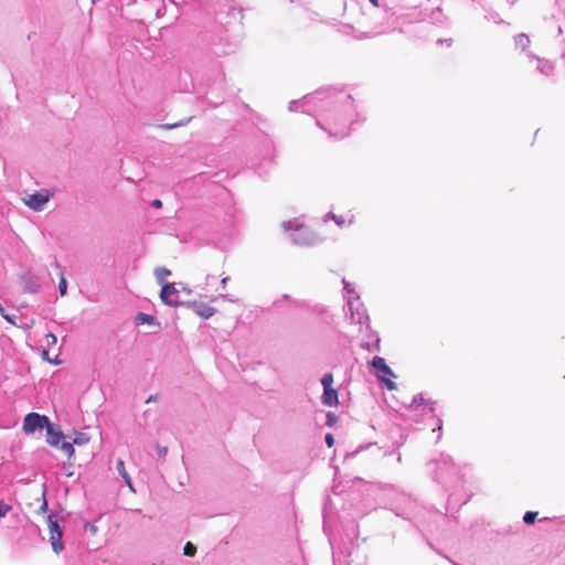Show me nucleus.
<instances>
[{
  "label": "nucleus",
  "mask_w": 565,
  "mask_h": 565,
  "mask_svg": "<svg viewBox=\"0 0 565 565\" xmlns=\"http://www.w3.org/2000/svg\"><path fill=\"white\" fill-rule=\"evenodd\" d=\"M38 502L40 503L39 504V511L40 512H45L46 508H47V502H46V499H45V492L44 491L41 492V497L38 498Z\"/></svg>",
  "instance_id": "nucleus-18"
},
{
  "label": "nucleus",
  "mask_w": 565,
  "mask_h": 565,
  "mask_svg": "<svg viewBox=\"0 0 565 565\" xmlns=\"http://www.w3.org/2000/svg\"><path fill=\"white\" fill-rule=\"evenodd\" d=\"M58 291H60L61 296L66 295V291H67V281H66L63 273L61 274V278H60V282H58Z\"/></svg>",
  "instance_id": "nucleus-16"
},
{
  "label": "nucleus",
  "mask_w": 565,
  "mask_h": 565,
  "mask_svg": "<svg viewBox=\"0 0 565 565\" xmlns=\"http://www.w3.org/2000/svg\"><path fill=\"white\" fill-rule=\"evenodd\" d=\"M331 217L335 221V223L339 226L347 224V220L343 216H335L334 214H332Z\"/></svg>",
  "instance_id": "nucleus-23"
},
{
  "label": "nucleus",
  "mask_w": 565,
  "mask_h": 565,
  "mask_svg": "<svg viewBox=\"0 0 565 565\" xmlns=\"http://www.w3.org/2000/svg\"><path fill=\"white\" fill-rule=\"evenodd\" d=\"M335 422H337V416L334 414H332V413H328V415H327V424L329 426H333L335 424Z\"/></svg>",
  "instance_id": "nucleus-22"
},
{
  "label": "nucleus",
  "mask_w": 565,
  "mask_h": 565,
  "mask_svg": "<svg viewBox=\"0 0 565 565\" xmlns=\"http://www.w3.org/2000/svg\"><path fill=\"white\" fill-rule=\"evenodd\" d=\"M332 383H333V375L331 373L324 374L323 377L321 379V384L323 386V390L332 387Z\"/></svg>",
  "instance_id": "nucleus-15"
},
{
  "label": "nucleus",
  "mask_w": 565,
  "mask_h": 565,
  "mask_svg": "<svg viewBox=\"0 0 565 565\" xmlns=\"http://www.w3.org/2000/svg\"><path fill=\"white\" fill-rule=\"evenodd\" d=\"M156 399H157V396L156 395H151V396L148 397L146 403H150V402L156 401Z\"/></svg>",
  "instance_id": "nucleus-26"
},
{
  "label": "nucleus",
  "mask_w": 565,
  "mask_h": 565,
  "mask_svg": "<svg viewBox=\"0 0 565 565\" xmlns=\"http://www.w3.org/2000/svg\"><path fill=\"white\" fill-rule=\"evenodd\" d=\"M371 365L373 367L374 375L379 379L381 383L385 385L388 391H393L396 388V384L393 381L395 374L391 370V367L386 364L385 360L381 356H375Z\"/></svg>",
  "instance_id": "nucleus-1"
},
{
  "label": "nucleus",
  "mask_w": 565,
  "mask_h": 565,
  "mask_svg": "<svg viewBox=\"0 0 565 565\" xmlns=\"http://www.w3.org/2000/svg\"><path fill=\"white\" fill-rule=\"evenodd\" d=\"M343 284H344L345 289H348V288H349V282H347L345 280H343Z\"/></svg>",
  "instance_id": "nucleus-28"
},
{
  "label": "nucleus",
  "mask_w": 565,
  "mask_h": 565,
  "mask_svg": "<svg viewBox=\"0 0 565 565\" xmlns=\"http://www.w3.org/2000/svg\"><path fill=\"white\" fill-rule=\"evenodd\" d=\"M196 553V547L191 543L188 542L183 547V554L189 557H193Z\"/></svg>",
  "instance_id": "nucleus-14"
},
{
  "label": "nucleus",
  "mask_w": 565,
  "mask_h": 565,
  "mask_svg": "<svg viewBox=\"0 0 565 565\" xmlns=\"http://www.w3.org/2000/svg\"><path fill=\"white\" fill-rule=\"evenodd\" d=\"M536 516L537 512L529 511L524 514L523 521L526 524H533L535 522Z\"/></svg>",
  "instance_id": "nucleus-17"
},
{
  "label": "nucleus",
  "mask_w": 565,
  "mask_h": 565,
  "mask_svg": "<svg viewBox=\"0 0 565 565\" xmlns=\"http://www.w3.org/2000/svg\"><path fill=\"white\" fill-rule=\"evenodd\" d=\"M46 440L51 446L61 447L60 443L64 439V436L61 431H55L51 423L46 428Z\"/></svg>",
  "instance_id": "nucleus-9"
},
{
  "label": "nucleus",
  "mask_w": 565,
  "mask_h": 565,
  "mask_svg": "<svg viewBox=\"0 0 565 565\" xmlns=\"http://www.w3.org/2000/svg\"><path fill=\"white\" fill-rule=\"evenodd\" d=\"M374 6H377V0H370Z\"/></svg>",
  "instance_id": "nucleus-29"
},
{
  "label": "nucleus",
  "mask_w": 565,
  "mask_h": 565,
  "mask_svg": "<svg viewBox=\"0 0 565 565\" xmlns=\"http://www.w3.org/2000/svg\"><path fill=\"white\" fill-rule=\"evenodd\" d=\"M326 443L328 445V447H332L333 444H334V439H333V436L331 434H327L326 435Z\"/></svg>",
  "instance_id": "nucleus-24"
},
{
  "label": "nucleus",
  "mask_w": 565,
  "mask_h": 565,
  "mask_svg": "<svg viewBox=\"0 0 565 565\" xmlns=\"http://www.w3.org/2000/svg\"><path fill=\"white\" fill-rule=\"evenodd\" d=\"M49 541L52 550L58 554L64 550L63 533L53 515L47 516Z\"/></svg>",
  "instance_id": "nucleus-2"
},
{
  "label": "nucleus",
  "mask_w": 565,
  "mask_h": 565,
  "mask_svg": "<svg viewBox=\"0 0 565 565\" xmlns=\"http://www.w3.org/2000/svg\"><path fill=\"white\" fill-rule=\"evenodd\" d=\"M117 470H118L119 475L124 478L126 483L131 488V479H130L128 472L126 471L124 460L119 459L117 461Z\"/></svg>",
  "instance_id": "nucleus-11"
},
{
  "label": "nucleus",
  "mask_w": 565,
  "mask_h": 565,
  "mask_svg": "<svg viewBox=\"0 0 565 565\" xmlns=\"http://www.w3.org/2000/svg\"><path fill=\"white\" fill-rule=\"evenodd\" d=\"M322 404L327 406L338 405V392L332 387L324 388L321 397Z\"/></svg>",
  "instance_id": "nucleus-10"
},
{
  "label": "nucleus",
  "mask_w": 565,
  "mask_h": 565,
  "mask_svg": "<svg viewBox=\"0 0 565 565\" xmlns=\"http://www.w3.org/2000/svg\"><path fill=\"white\" fill-rule=\"evenodd\" d=\"M42 356L44 360H46L49 363H52V364H58L60 361L55 358V359H52L50 356V353H49V350L44 349L43 352H42Z\"/></svg>",
  "instance_id": "nucleus-20"
},
{
  "label": "nucleus",
  "mask_w": 565,
  "mask_h": 565,
  "mask_svg": "<svg viewBox=\"0 0 565 565\" xmlns=\"http://www.w3.org/2000/svg\"><path fill=\"white\" fill-rule=\"evenodd\" d=\"M286 230H294L298 234H296L292 239L298 245H307L310 243L309 231L303 223H299L297 221H289L284 224Z\"/></svg>",
  "instance_id": "nucleus-5"
},
{
  "label": "nucleus",
  "mask_w": 565,
  "mask_h": 565,
  "mask_svg": "<svg viewBox=\"0 0 565 565\" xmlns=\"http://www.w3.org/2000/svg\"><path fill=\"white\" fill-rule=\"evenodd\" d=\"M161 300L169 306H178V290L173 284L164 282L160 292Z\"/></svg>",
  "instance_id": "nucleus-6"
},
{
  "label": "nucleus",
  "mask_w": 565,
  "mask_h": 565,
  "mask_svg": "<svg viewBox=\"0 0 565 565\" xmlns=\"http://www.w3.org/2000/svg\"><path fill=\"white\" fill-rule=\"evenodd\" d=\"M89 441V437L83 433L76 434L73 441H62L61 443V450L67 455L68 458H71L74 455V447L73 445H85Z\"/></svg>",
  "instance_id": "nucleus-7"
},
{
  "label": "nucleus",
  "mask_w": 565,
  "mask_h": 565,
  "mask_svg": "<svg viewBox=\"0 0 565 565\" xmlns=\"http://www.w3.org/2000/svg\"><path fill=\"white\" fill-rule=\"evenodd\" d=\"M192 310L204 319L211 318L215 313V309L207 303H203L200 301H193L189 305Z\"/></svg>",
  "instance_id": "nucleus-8"
},
{
  "label": "nucleus",
  "mask_w": 565,
  "mask_h": 565,
  "mask_svg": "<svg viewBox=\"0 0 565 565\" xmlns=\"http://www.w3.org/2000/svg\"><path fill=\"white\" fill-rule=\"evenodd\" d=\"M227 279H228L227 277L223 278V279H222V281H221V284H222L223 286H225V284H226V281H227Z\"/></svg>",
  "instance_id": "nucleus-27"
},
{
  "label": "nucleus",
  "mask_w": 565,
  "mask_h": 565,
  "mask_svg": "<svg viewBox=\"0 0 565 565\" xmlns=\"http://www.w3.org/2000/svg\"><path fill=\"white\" fill-rule=\"evenodd\" d=\"M11 510L12 507L10 504H7L2 500H0V518L6 516Z\"/></svg>",
  "instance_id": "nucleus-19"
},
{
  "label": "nucleus",
  "mask_w": 565,
  "mask_h": 565,
  "mask_svg": "<svg viewBox=\"0 0 565 565\" xmlns=\"http://www.w3.org/2000/svg\"><path fill=\"white\" fill-rule=\"evenodd\" d=\"M175 126H177V125H168V126H166V127H167V128H173V127H175Z\"/></svg>",
  "instance_id": "nucleus-30"
},
{
  "label": "nucleus",
  "mask_w": 565,
  "mask_h": 565,
  "mask_svg": "<svg viewBox=\"0 0 565 565\" xmlns=\"http://www.w3.org/2000/svg\"><path fill=\"white\" fill-rule=\"evenodd\" d=\"M45 339H46V344H47V347H50V345H55V344H56V340H57V339H56V337H55L53 333H47V334L45 335Z\"/></svg>",
  "instance_id": "nucleus-21"
},
{
  "label": "nucleus",
  "mask_w": 565,
  "mask_h": 565,
  "mask_svg": "<svg viewBox=\"0 0 565 565\" xmlns=\"http://www.w3.org/2000/svg\"><path fill=\"white\" fill-rule=\"evenodd\" d=\"M136 323L137 324H143V323L152 324V323H154V317L140 312L136 317Z\"/></svg>",
  "instance_id": "nucleus-13"
},
{
  "label": "nucleus",
  "mask_w": 565,
  "mask_h": 565,
  "mask_svg": "<svg viewBox=\"0 0 565 565\" xmlns=\"http://www.w3.org/2000/svg\"><path fill=\"white\" fill-rule=\"evenodd\" d=\"M52 193L47 190H41L32 194L25 195L23 203L34 211L43 210L44 205L50 201Z\"/></svg>",
  "instance_id": "nucleus-4"
},
{
  "label": "nucleus",
  "mask_w": 565,
  "mask_h": 565,
  "mask_svg": "<svg viewBox=\"0 0 565 565\" xmlns=\"http://www.w3.org/2000/svg\"><path fill=\"white\" fill-rule=\"evenodd\" d=\"M49 425L50 420L46 416L40 415L38 413H30L24 417L23 430L26 434H32L38 429H46Z\"/></svg>",
  "instance_id": "nucleus-3"
},
{
  "label": "nucleus",
  "mask_w": 565,
  "mask_h": 565,
  "mask_svg": "<svg viewBox=\"0 0 565 565\" xmlns=\"http://www.w3.org/2000/svg\"><path fill=\"white\" fill-rule=\"evenodd\" d=\"M152 206L156 209H160L162 206V202L159 199L152 201Z\"/></svg>",
  "instance_id": "nucleus-25"
},
{
  "label": "nucleus",
  "mask_w": 565,
  "mask_h": 565,
  "mask_svg": "<svg viewBox=\"0 0 565 565\" xmlns=\"http://www.w3.org/2000/svg\"><path fill=\"white\" fill-rule=\"evenodd\" d=\"M170 275H171V271L166 267H158L154 269V276L159 282H163L166 280V278Z\"/></svg>",
  "instance_id": "nucleus-12"
}]
</instances>
